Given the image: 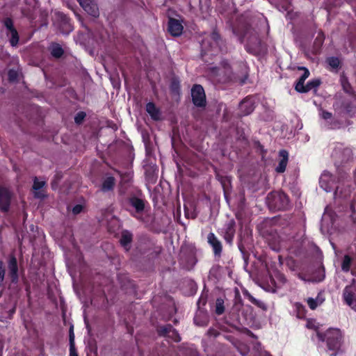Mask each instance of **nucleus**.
I'll return each mask as SVG.
<instances>
[{
  "label": "nucleus",
  "instance_id": "393cba45",
  "mask_svg": "<svg viewBox=\"0 0 356 356\" xmlns=\"http://www.w3.org/2000/svg\"><path fill=\"white\" fill-rule=\"evenodd\" d=\"M327 63L333 69H337L339 65V60L335 57L328 58L327 59Z\"/></svg>",
  "mask_w": 356,
  "mask_h": 356
},
{
  "label": "nucleus",
  "instance_id": "9d476101",
  "mask_svg": "<svg viewBox=\"0 0 356 356\" xmlns=\"http://www.w3.org/2000/svg\"><path fill=\"white\" fill-rule=\"evenodd\" d=\"M10 200V193L7 188H0V207L6 211L8 209Z\"/></svg>",
  "mask_w": 356,
  "mask_h": 356
},
{
  "label": "nucleus",
  "instance_id": "423d86ee",
  "mask_svg": "<svg viewBox=\"0 0 356 356\" xmlns=\"http://www.w3.org/2000/svg\"><path fill=\"white\" fill-rule=\"evenodd\" d=\"M320 186L327 192L330 191L335 185V180L328 172H324L320 177Z\"/></svg>",
  "mask_w": 356,
  "mask_h": 356
},
{
  "label": "nucleus",
  "instance_id": "f8f14e48",
  "mask_svg": "<svg viewBox=\"0 0 356 356\" xmlns=\"http://www.w3.org/2000/svg\"><path fill=\"white\" fill-rule=\"evenodd\" d=\"M280 160L279 161V164L276 168V171L279 173L284 172L286 170V167L288 161V153L285 150H282L280 152Z\"/></svg>",
  "mask_w": 356,
  "mask_h": 356
},
{
  "label": "nucleus",
  "instance_id": "a878e982",
  "mask_svg": "<svg viewBox=\"0 0 356 356\" xmlns=\"http://www.w3.org/2000/svg\"><path fill=\"white\" fill-rule=\"evenodd\" d=\"M320 85V81L318 80H314L312 81H309L306 85V89L305 92H308L309 90L316 88Z\"/></svg>",
  "mask_w": 356,
  "mask_h": 356
},
{
  "label": "nucleus",
  "instance_id": "39448f33",
  "mask_svg": "<svg viewBox=\"0 0 356 356\" xmlns=\"http://www.w3.org/2000/svg\"><path fill=\"white\" fill-rule=\"evenodd\" d=\"M80 6L90 15L97 17L99 15V8L94 0H78Z\"/></svg>",
  "mask_w": 356,
  "mask_h": 356
},
{
  "label": "nucleus",
  "instance_id": "4be33fe9",
  "mask_svg": "<svg viewBox=\"0 0 356 356\" xmlns=\"http://www.w3.org/2000/svg\"><path fill=\"white\" fill-rule=\"evenodd\" d=\"M352 264V258L348 255H345L341 264V269L344 272H348Z\"/></svg>",
  "mask_w": 356,
  "mask_h": 356
},
{
  "label": "nucleus",
  "instance_id": "b1692460",
  "mask_svg": "<svg viewBox=\"0 0 356 356\" xmlns=\"http://www.w3.org/2000/svg\"><path fill=\"white\" fill-rule=\"evenodd\" d=\"M224 301L221 298H218L216 302V313L218 315L224 312Z\"/></svg>",
  "mask_w": 356,
  "mask_h": 356
},
{
  "label": "nucleus",
  "instance_id": "58836bf2",
  "mask_svg": "<svg viewBox=\"0 0 356 356\" xmlns=\"http://www.w3.org/2000/svg\"><path fill=\"white\" fill-rule=\"evenodd\" d=\"M175 340H176V341H180V338H179V337H178V336H177V339H176Z\"/></svg>",
  "mask_w": 356,
  "mask_h": 356
},
{
  "label": "nucleus",
  "instance_id": "ea45409f",
  "mask_svg": "<svg viewBox=\"0 0 356 356\" xmlns=\"http://www.w3.org/2000/svg\"><path fill=\"white\" fill-rule=\"evenodd\" d=\"M337 193H338V187L337 188V190H336V191H335V193H334V194H335V195H337Z\"/></svg>",
  "mask_w": 356,
  "mask_h": 356
},
{
  "label": "nucleus",
  "instance_id": "9b49d317",
  "mask_svg": "<svg viewBox=\"0 0 356 356\" xmlns=\"http://www.w3.org/2000/svg\"><path fill=\"white\" fill-rule=\"evenodd\" d=\"M254 108V101L252 97L245 98L240 104V109L244 115L250 114Z\"/></svg>",
  "mask_w": 356,
  "mask_h": 356
},
{
  "label": "nucleus",
  "instance_id": "4468645a",
  "mask_svg": "<svg viewBox=\"0 0 356 356\" xmlns=\"http://www.w3.org/2000/svg\"><path fill=\"white\" fill-rule=\"evenodd\" d=\"M9 273L13 281L17 279V259L14 257H11L8 264Z\"/></svg>",
  "mask_w": 356,
  "mask_h": 356
},
{
  "label": "nucleus",
  "instance_id": "0eeeda50",
  "mask_svg": "<svg viewBox=\"0 0 356 356\" xmlns=\"http://www.w3.org/2000/svg\"><path fill=\"white\" fill-rule=\"evenodd\" d=\"M46 181L43 180H39L37 177L34 179L33 185V191L34 197L39 199H42L46 197L44 186Z\"/></svg>",
  "mask_w": 356,
  "mask_h": 356
},
{
  "label": "nucleus",
  "instance_id": "72a5a7b5",
  "mask_svg": "<svg viewBox=\"0 0 356 356\" xmlns=\"http://www.w3.org/2000/svg\"><path fill=\"white\" fill-rule=\"evenodd\" d=\"M70 356H78V355L75 352L74 348H70Z\"/></svg>",
  "mask_w": 356,
  "mask_h": 356
},
{
  "label": "nucleus",
  "instance_id": "f03ea898",
  "mask_svg": "<svg viewBox=\"0 0 356 356\" xmlns=\"http://www.w3.org/2000/svg\"><path fill=\"white\" fill-rule=\"evenodd\" d=\"M268 204L278 209H284L289 204V199L285 193L280 191H274L267 196Z\"/></svg>",
  "mask_w": 356,
  "mask_h": 356
},
{
  "label": "nucleus",
  "instance_id": "bb28decb",
  "mask_svg": "<svg viewBox=\"0 0 356 356\" xmlns=\"http://www.w3.org/2000/svg\"><path fill=\"white\" fill-rule=\"evenodd\" d=\"M161 332L163 334H166L168 335V337H171L172 336L173 334H176V333L175 332V331L173 330H172V327L171 326H167V327H165L162 329V330H161Z\"/></svg>",
  "mask_w": 356,
  "mask_h": 356
},
{
  "label": "nucleus",
  "instance_id": "c9c22d12",
  "mask_svg": "<svg viewBox=\"0 0 356 356\" xmlns=\"http://www.w3.org/2000/svg\"><path fill=\"white\" fill-rule=\"evenodd\" d=\"M203 47L205 49L207 48V42L206 41L203 42Z\"/></svg>",
  "mask_w": 356,
  "mask_h": 356
},
{
  "label": "nucleus",
  "instance_id": "f704fd0d",
  "mask_svg": "<svg viewBox=\"0 0 356 356\" xmlns=\"http://www.w3.org/2000/svg\"><path fill=\"white\" fill-rule=\"evenodd\" d=\"M307 327L309 328H315L314 324L312 321H308V323L307 324Z\"/></svg>",
  "mask_w": 356,
  "mask_h": 356
},
{
  "label": "nucleus",
  "instance_id": "c85d7f7f",
  "mask_svg": "<svg viewBox=\"0 0 356 356\" xmlns=\"http://www.w3.org/2000/svg\"><path fill=\"white\" fill-rule=\"evenodd\" d=\"M211 38L213 40L212 48H216L218 45V40L219 39V35L216 33H213L211 36Z\"/></svg>",
  "mask_w": 356,
  "mask_h": 356
},
{
  "label": "nucleus",
  "instance_id": "f3484780",
  "mask_svg": "<svg viewBox=\"0 0 356 356\" xmlns=\"http://www.w3.org/2000/svg\"><path fill=\"white\" fill-rule=\"evenodd\" d=\"M325 299L321 294H318L316 298H309L307 302L312 309H315L318 305H321Z\"/></svg>",
  "mask_w": 356,
  "mask_h": 356
},
{
  "label": "nucleus",
  "instance_id": "7c9ffc66",
  "mask_svg": "<svg viewBox=\"0 0 356 356\" xmlns=\"http://www.w3.org/2000/svg\"><path fill=\"white\" fill-rule=\"evenodd\" d=\"M70 348H74V335L73 333V327H72L70 328Z\"/></svg>",
  "mask_w": 356,
  "mask_h": 356
},
{
  "label": "nucleus",
  "instance_id": "2eb2a0df",
  "mask_svg": "<svg viewBox=\"0 0 356 356\" xmlns=\"http://www.w3.org/2000/svg\"><path fill=\"white\" fill-rule=\"evenodd\" d=\"M303 69L305 72L296 85V90L300 92H305L306 86H304V82L309 75V72L305 68Z\"/></svg>",
  "mask_w": 356,
  "mask_h": 356
},
{
  "label": "nucleus",
  "instance_id": "ddd939ff",
  "mask_svg": "<svg viewBox=\"0 0 356 356\" xmlns=\"http://www.w3.org/2000/svg\"><path fill=\"white\" fill-rule=\"evenodd\" d=\"M207 239L209 243L213 247L215 254H219L222 250V246L214 234L209 233Z\"/></svg>",
  "mask_w": 356,
  "mask_h": 356
},
{
  "label": "nucleus",
  "instance_id": "c756f323",
  "mask_svg": "<svg viewBox=\"0 0 356 356\" xmlns=\"http://www.w3.org/2000/svg\"><path fill=\"white\" fill-rule=\"evenodd\" d=\"M17 76H18V72L16 70H10L8 72V77H9L10 81H15L17 79Z\"/></svg>",
  "mask_w": 356,
  "mask_h": 356
},
{
  "label": "nucleus",
  "instance_id": "6ab92c4d",
  "mask_svg": "<svg viewBox=\"0 0 356 356\" xmlns=\"http://www.w3.org/2000/svg\"><path fill=\"white\" fill-rule=\"evenodd\" d=\"M270 280L275 288H280L286 282L285 277L280 273H277Z\"/></svg>",
  "mask_w": 356,
  "mask_h": 356
},
{
  "label": "nucleus",
  "instance_id": "a211bd4d",
  "mask_svg": "<svg viewBox=\"0 0 356 356\" xmlns=\"http://www.w3.org/2000/svg\"><path fill=\"white\" fill-rule=\"evenodd\" d=\"M146 111L152 119L157 120L160 118L159 111L153 103L149 102L146 105Z\"/></svg>",
  "mask_w": 356,
  "mask_h": 356
},
{
  "label": "nucleus",
  "instance_id": "dca6fc26",
  "mask_svg": "<svg viewBox=\"0 0 356 356\" xmlns=\"http://www.w3.org/2000/svg\"><path fill=\"white\" fill-rule=\"evenodd\" d=\"M130 204L136 209L137 213H140L145 209V202L141 199L133 197L130 200Z\"/></svg>",
  "mask_w": 356,
  "mask_h": 356
},
{
  "label": "nucleus",
  "instance_id": "e433bc0d",
  "mask_svg": "<svg viewBox=\"0 0 356 356\" xmlns=\"http://www.w3.org/2000/svg\"><path fill=\"white\" fill-rule=\"evenodd\" d=\"M67 26H68V31H71L72 29L70 27V25L67 24Z\"/></svg>",
  "mask_w": 356,
  "mask_h": 356
},
{
  "label": "nucleus",
  "instance_id": "20e7f679",
  "mask_svg": "<svg viewBox=\"0 0 356 356\" xmlns=\"http://www.w3.org/2000/svg\"><path fill=\"white\" fill-rule=\"evenodd\" d=\"M3 23L6 29V34L9 38L10 44L13 47L16 46L19 41V35L17 30L13 26L12 20L7 18L4 20Z\"/></svg>",
  "mask_w": 356,
  "mask_h": 356
},
{
  "label": "nucleus",
  "instance_id": "1a4fd4ad",
  "mask_svg": "<svg viewBox=\"0 0 356 356\" xmlns=\"http://www.w3.org/2000/svg\"><path fill=\"white\" fill-rule=\"evenodd\" d=\"M343 298L345 302L352 309L356 310V304L355 303V296L353 288L347 286L343 291Z\"/></svg>",
  "mask_w": 356,
  "mask_h": 356
},
{
  "label": "nucleus",
  "instance_id": "5701e85b",
  "mask_svg": "<svg viewBox=\"0 0 356 356\" xmlns=\"http://www.w3.org/2000/svg\"><path fill=\"white\" fill-rule=\"evenodd\" d=\"M114 184H115L114 178L112 177H108L104 180V181L103 183L102 188L104 191H109L113 188Z\"/></svg>",
  "mask_w": 356,
  "mask_h": 356
},
{
  "label": "nucleus",
  "instance_id": "cd10ccee",
  "mask_svg": "<svg viewBox=\"0 0 356 356\" xmlns=\"http://www.w3.org/2000/svg\"><path fill=\"white\" fill-rule=\"evenodd\" d=\"M85 117H86L85 113H83V112L78 113L74 118L75 122L77 124L81 123L82 121L84 120Z\"/></svg>",
  "mask_w": 356,
  "mask_h": 356
},
{
  "label": "nucleus",
  "instance_id": "4c0bfd02",
  "mask_svg": "<svg viewBox=\"0 0 356 356\" xmlns=\"http://www.w3.org/2000/svg\"><path fill=\"white\" fill-rule=\"evenodd\" d=\"M226 239H227L228 241H229V242L232 241V238H226Z\"/></svg>",
  "mask_w": 356,
  "mask_h": 356
},
{
  "label": "nucleus",
  "instance_id": "f257e3e1",
  "mask_svg": "<svg viewBox=\"0 0 356 356\" xmlns=\"http://www.w3.org/2000/svg\"><path fill=\"white\" fill-rule=\"evenodd\" d=\"M318 338L321 341H326L327 348L330 350L337 352L341 344L342 334L339 329H329L323 334L317 332ZM332 356H335L336 353H332Z\"/></svg>",
  "mask_w": 356,
  "mask_h": 356
},
{
  "label": "nucleus",
  "instance_id": "2f4dec72",
  "mask_svg": "<svg viewBox=\"0 0 356 356\" xmlns=\"http://www.w3.org/2000/svg\"><path fill=\"white\" fill-rule=\"evenodd\" d=\"M83 210V207L80 204H77L72 208V212L74 214H78Z\"/></svg>",
  "mask_w": 356,
  "mask_h": 356
},
{
  "label": "nucleus",
  "instance_id": "6e6552de",
  "mask_svg": "<svg viewBox=\"0 0 356 356\" xmlns=\"http://www.w3.org/2000/svg\"><path fill=\"white\" fill-rule=\"evenodd\" d=\"M183 25L176 19L170 18L168 21V31L173 36H179L183 31Z\"/></svg>",
  "mask_w": 356,
  "mask_h": 356
},
{
  "label": "nucleus",
  "instance_id": "aec40b11",
  "mask_svg": "<svg viewBox=\"0 0 356 356\" xmlns=\"http://www.w3.org/2000/svg\"><path fill=\"white\" fill-rule=\"evenodd\" d=\"M132 239V235L129 232H123L120 238L121 245L126 249L128 250V246L130 244Z\"/></svg>",
  "mask_w": 356,
  "mask_h": 356
},
{
  "label": "nucleus",
  "instance_id": "7ed1b4c3",
  "mask_svg": "<svg viewBox=\"0 0 356 356\" xmlns=\"http://www.w3.org/2000/svg\"><path fill=\"white\" fill-rule=\"evenodd\" d=\"M191 96L193 104L197 106H204L206 96L203 88L200 85H195L191 90Z\"/></svg>",
  "mask_w": 356,
  "mask_h": 356
},
{
  "label": "nucleus",
  "instance_id": "473e14b6",
  "mask_svg": "<svg viewBox=\"0 0 356 356\" xmlns=\"http://www.w3.org/2000/svg\"><path fill=\"white\" fill-rule=\"evenodd\" d=\"M321 116L322 118H323L325 120H329V119H330L332 118V113H329V112H327V111H323L321 113Z\"/></svg>",
  "mask_w": 356,
  "mask_h": 356
},
{
  "label": "nucleus",
  "instance_id": "412c9836",
  "mask_svg": "<svg viewBox=\"0 0 356 356\" xmlns=\"http://www.w3.org/2000/svg\"><path fill=\"white\" fill-rule=\"evenodd\" d=\"M50 49L51 55L55 58H60L63 54V50L58 44H52Z\"/></svg>",
  "mask_w": 356,
  "mask_h": 356
}]
</instances>
